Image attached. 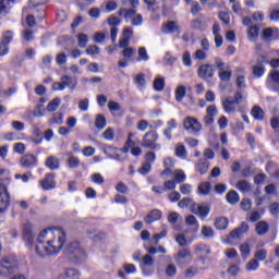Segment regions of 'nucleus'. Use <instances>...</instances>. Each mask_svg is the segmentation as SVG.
I'll use <instances>...</instances> for the list:
<instances>
[{
	"label": "nucleus",
	"instance_id": "obj_1",
	"mask_svg": "<svg viewBox=\"0 0 279 279\" xmlns=\"http://www.w3.org/2000/svg\"><path fill=\"white\" fill-rule=\"evenodd\" d=\"M66 243V232L62 229H44L36 239L35 252L40 258L58 256Z\"/></svg>",
	"mask_w": 279,
	"mask_h": 279
},
{
	"label": "nucleus",
	"instance_id": "obj_2",
	"mask_svg": "<svg viewBox=\"0 0 279 279\" xmlns=\"http://www.w3.org/2000/svg\"><path fill=\"white\" fill-rule=\"evenodd\" d=\"M19 269V259L14 255H5L0 259L1 278H10Z\"/></svg>",
	"mask_w": 279,
	"mask_h": 279
},
{
	"label": "nucleus",
	"instance_id": "obj_3",
	"mask_svg": "<svg viewBox=\"0 0 279 279\" xmlns=\"http://www.w3.org/2000/svg\"><path fill=\"white\" fill-rule=\"evenodd\" d=\"M65 254H68L74 263H84V260H86V251H84L80 242H71L65 248Z\"/></svg>",
	"mask_w": 279,
	"mask_h": 279
},
{
	"label": "nucleus",
	"instance_id": "obj_4",
	"mask_svg": "<svg viewBox=\"0 0 279 279\" xmlns=\"http://www.w3.org/2000/svg\"><path fill=\"white\" fill-rule=\"evenodd\" d=\"M9 185L10 179L0 180V213H5L10 206V192H8Z\"/></svg>",
	"mask_w": 279,
	"mask_h": 279
},
{
	"label": "nucleus",
	"instance_id": "obj_5",
	"mask_svg": "<svg viewBox=\"0 0 279 279\" xmlns=\"http://www.w3.org/2000/svg\"><path fill=\"white\" fill-rule=\"evenodd\" d=\"M242 102L243 94H241V92H238L234 96V99L227 97L225 100H222V109L227 114H234V112H236V106Z\"/></svg>",
	"mask_w": 279,
	"mask_h": 279
},
{
	"label": "nucleus",
	"instance_id": "obj_6",
	"mask_svg": "<svg viewBox=\"0 0 279 279\" xmlns=\"http://www.w3.org/2000/svg\"><path fill=\"white\" fill-rule=\"evenodd\" d=\"M23 241L29 250L34 247V241L36 239V232L34 231V225L29 221L24 223L22 229Z\"/></svg>",
	"mask_w": 279,
	"mask_h": 279
},
{
	"label": "nucleus",
	"instance_id": "obj_7",
	"mask_svg": "<svg viewBox=\"0 0 279 279\" xmlns=\"http://www.w3.org/2000/svg\"><path fill=\"white\" fill-rule=\"evenodd\" d=\"M215 65L218 69V77L221 82H230L232 80V69L230 65H226L219 58H216Z\"/></svg>",
	"mask_w": 279,
	"mask_h": 279
},
{
	"label": "nucleus",
	"instance_id": "obj_8",
	"mask_svg": "<svg viewBox=\"0 0 279 279\" xmlns=\"http://www.w3.org/2000/svg\"><path fill=\"white\" fill-rule=\"evenodd\" d=\"M77 86V81L73 80V77L69 75H64L61 77V82H54L52 84V90H64V88H69L70 90H75Z\"/></svg>",
	"mask_w": 279,
	"mask_h": 279
},
{
	"label": "nucleus",
	"instance_id": "obj_9",
	"mask_svg": "<svg viewBox=\"0 0 279 279\" xmlns=\"http://www.w3.org/2000/svg\"><path fill=\"white\" fill-rule=\"evenodd\" d=\"M158 142V133L156 131L147 132L142 142V147H148L149 149H160Z\"/></svg>",
	"mask_w": 279,
	"mask_h": 279
},
{
	"label": "nucleus",
	"instance_id": "obj_10",
	"mask_svg": "<svg viewBox=\"0 0 279 279\" xmlns=\"http://www.w3.org/2000/svg\"><path fill=\"white\" fill-rule=\"evenodd\" d=\"M183 128L187 132H192L193 134H196L197 132H202V123H199L198 119H195L193 117H186L183 121Z\"/></svg>",
	"mask_w": 279,
	"mask_h": 279
},
{
	"label": "nucleus",
	"instance_id": "obj_11",
	"mask_svg": "<svg viewBox=\"0 0 279 279\" xmlns=\"http://www.w3.org/2000/svg\"><path fill=\"white\" fill-rule=\"evenodd\" d=\"M151 267H154V258L151 255L146 254L142 257V262L140 264L143 276H151L154 274V269Z\"/></svg>",
	"mask_w": 279,
	"mask_h": 279
},
{
	"label": "nucleus",
	"instance_id": "obj_12",
	"mask_svg": "<svg viewBox=\"0 0 279 279\" xmlns=\"http://www.w3.org/2000/svg\"><path fill=\"white\" fill-rule=\"evenodd\" d=\"M266 85L268 88H271L274 93H277L279 95V71L272 70L269 72Z\"/></svg>",
	"mask_w": 279,
	"mask_h": 279
},
{
	"label": "nucleus",
	"instance_id": "obj_13",
	"mask_svg": "<svg viewBox=\"0 0 279 279\" xmlns=\"http://www.w3.org/2000/svg\"><path fill=\"white\" fill-rule=\"evenodd\" d=\"M174 260H175L177 265H189V263H191V260H193V254H191V250L182 248L174 256Z\"/></svg>",
	"mask_w": 279,
	"mask_h": 279
},
{
	"label": "nucleus",
	"instance_id": "obj_14",
	"mask_svg": "<svg viewBox=\"0 0 279 279\" xmlns=\"http://www.w3.org/2000/svg\"><path fill=\"white\" fill-rule=\"evenodd\" d=\"M14 35L12 32L8 31L3 34L2 40L0 43V56H8L10 53V44L12 43Z\"/></svg>",
	"mask_w": 279,
	"mask_h": 279
},
{
	"label": "nucleus",
	"instance_id": "obj_15",
	"mask_svg": "<svg viewBox=\"0 0 279 279\" xmlns=\"http://www.w3.org/2000/svg\"><path fill=\"white\" fill-rule=\"evenodd\" d=\"M198 77L202 80H209L210 77H215V68L213 64H202L198 68Z\"/></svg>",
	"mask_w": 279,
	"mask_h": 279
},
{
	"label": "nucleus",
	"instance_id": "obj_16",
	"mask_svg": "<svg viewBox=\"0 0 279 279\" xmlns=\"http://www.w3.org/2000/svg\"><path fill=\"white\" fill-rule=\"evenodd\" d=\"M262 38L266 40V43H271V40H278L279 38V31L278 28H265L262 33Z\"/></svg>",
	"mask_w": 279,
	"mask_h": 279
},
{
	"label": "nucleus",
	"instance_id": "obj_17",
	"mask_svg": "<svg viewBox=\"0 0 279 279\" xmlns=\"http://www.w3.org/2000/svg\"><path fill=\"white\" fill-rule=\"evenodd\" d=\"M41 189L44 191H51L56 189V174L49 173L45 177V179L40 182Z\"/></svg>",
	"mask_w": 279,
	"mask_h": 279
},
{
	"label": "nucleus",
	"instance_id": "obj_18",
	"mask_svg": "<svg viewBox=\"0 0 279 279\" xmlns=\"http://www.w3.org/2000/svg\"><path fill=\"white\" fill-rule=\"evenodd\" d=\"M20 163L22 167L29 169L31 167H36V165H38V158L32 154H27L21 158Z\"/></svg>",
	"mask_w": 279,
	"mask_h": 279
},
{
	"label": "nucleus",
	"instance_id": "obj_19",
	"mask_svg": "<svg viewBox=\"0 0 279 279\" xmlns=\"http://www.w3.org/2000/svg\"><path fill=\"white\" fill-rule=\"evenodd\" d=\"M163 34H180V25L175 21H168L162 25Z\"/></svg>",
	"mask_w": 279,
	"mask_h": 279
},
{
	"label": "nucleus",
	"instance_id": "obj_20",
	"mask_svg": "<svg viewBox=\"0 0 279 279\" xmlns=\"http://www.w3.org/2000/svg\"><path fill=\"white\" fill-rule=\"evenodd\" d=\"M160 219H162V211H160L159 209H153L145 218L144 221L145 223H147L148 226H151V223L156 222V221H160Z\"/></svg>",
	"mask_w": 279,
	"mask_h": 279
},
{
	"label": "nucleus",
	"instance_id": "obj_21",
	"mask_svg": "<svg viewBox=\"0 0 279 279\" xmlns=\"http://www.w3.org/2000/svg\"><path fill=\"white\" fill-rule=\"evenodd\" d=\"M255 232L258 236H265L269 232V223L265 220H260L255 226Z\"/></svg>",
	"mask_w": 279,
	"mask_h": 279
},
{
	"label": "nucleus",
	"instance_id": "obj_22",
	"mask_svg": "<svg viewBox=\"0 0 279 279\" xmlns=\"http://www.w3.org/2000/svg\"><path fill=\"white\" fill-rule=\"evenodd\" d=\"M191 211L194 215H199V217H206L209 213L210 209L208 208V206H202V205H197V204H193Z\"/></svg>",
	"mask_w": 279,
	"mask_h": 279
},
{
	"label": "nucleus",
	"instance_id": "obj_23",
	"mask_svg": "<svg viewBox=\"0 0 279 279\" xmlns=\"http://www.w3.org/2000/svg\"><path fill=\"white\" fill-rule=\"evenodd\" d=\"M137 13L136 9H128V8H121L118 11V16H123L125 21H130V19H134L135 14Z\"/></svg>",
	"mask_w": 279,
	"mask_h": 279
},
{
	"label": "nucleus",
	"instance_id": "obj_24",
	"mask_svg": "<svg viewBox=\"0 0 279 279\" xmlns=\"http://www.w3.org/2000/svg\"><path fill=\"white\" fill-rule=\"evenodd\" d=\"M57 279H80V272L75 269H68L59 274Z\"/></svg>",
	"mask_w": 279,
	"mask_h": 279
},
{
	"label": "nucleus",
	"instance_id": "obj_25",
	"mask_svg": "<svg viewBox=\"0 0 279 279\" xmlns=\"http://www.w3.org/2000/svg\"><path fill=\"white\" fill-rule=\"evenodd\" d=\"M46 167H48V169L51 171L60 169V159L56 156H49L46 160Z\"/></svg>",
	"mask_w": 279,
	"mask_h": 279
},
{
	"label": "nucleus",
	"instance_id": "obj_26",
	"mask_svg": "<svg viewBox=\"0 0 279 279\" xmlns=\"http://www.w3.org/2000/svg\"><path fill=\"white\" fill-rule=\"evenodd\" d=\"M65 156L68 157L70 169H77V167H80V158L74 156L72 151H68Z\"/></svg>",
	"mask_w": 279,
	"mask_h": 279
},
{
	"label": "nucleus",
	"instance_id": "obj_27",
	"mask_svg": "<svg viewBox=\"0 0 279 279\" xmlns=\"http://www.w3.org/2000/svg\"><path fill=\"white\" fill-rule=\"evenodd\" d=\"M235 189H238L240 193H250V191H252V184L245 180H240L235 184Z\"/></svg>",
	"mask_w": 279,
	"mask_h": 279
},
{
	"label": "nucleus",
	"instance_id": "obj_28",
	"mask_svg": "<svg viewBox=\"0 0 279 279\" xmlns=\"http://www.w3.org/2000/svg\"><path fill=\"white\" fill-rule=\"evenodd\" d=\"M251 113L255 121H263L265 119V111L259 106L253 107Z\"/></svg>",
	"mask_w": 279,
	"mask_h": 279
},
{
	"label": "nucleus",
	"instance_id": "obj_29",
	"mask_svg": "<svg viewBox=\"0 0 279 279\" xmlns=\"http://www.w3.org/2000/svg\"><path fill=\"white\" fill-rule=\"evenodd\" d=\"M211 190H213V185H210V182H208V181L202 182L198 185V194L199 195H208Z\"/></svg>",
	"mask_w": 279,
	"mask_h": 279
},
{
	"label": "nucleus",
	"instance_id": "obj_30",
	"mask_svg": "<svg viewBox=\"0 0 279 279\" xmlns=\"http://www.w3.org/2000/svg\"><path fill=\"white\" fill-rule=\"evenodd\" d=\"M175 101L180 104L184 97H186V87L184 85H179L174 92Z\"/></svg>",
	"mask_w": 279,
	"mask_h": 279
},
{
	"label": "nucleus",
	"instance_id": "obj_31",
	"mask_svg": "<svg viewBox=\"0 0 279 279\" xmlns=\"http://www.w3.org/2000/svg\"><path fill=\"white\" fill-rule=\"evenodd\" d=\"M239 199H240V196H239V193H236V191L231 190L228 192L227 194L228 204H231L232 206H234V204H239Z\"/></svg>",
	"mask_w": 279,
	"mask_h": 279
},
{
	"label": "nucleus",
	"instance_id": "obj_32",
	"mask_svg": "<svg viewBox=\"0 0 279 279\" xmlns=\"http://www.w3.org/2000/svg\"><path fill=\"white\" fill-rule=\"evenodd\" d=\"M260 32V27L259 26H250L248 31H247V36H248V40L254 41L258 38V34Z\"/></svg>",
	"mask_w": 279,
	"mask_h": 279
},
{
	"label": "nucleus",
	"instance_id": "obj_33",
	"mask_svg": "<svg viewBox=\"0 0 279 279\" xmlns=\"http://www.w3.org/2000/svg\"><path fill=\"white\" fill-rule=\"evenodd\" d=\"M229 220L227 217H219L215 221V228L217 230H226L228 228Z\"/></svg>",
	"mask_w": 279,
	"mask_h": 279
},
{
	"label": "nucleus",
	"instance_id": "obj_34",
	"mask_svg": "<svg viewBox=\"0 0 279 279\" xmlns=\"http://www.w3.org/2000/svg\"><path fill=\"white\" fill-rule=\"evenodd\" d=\"M254 259L257 260V263H263V260H267V250L258 248L257 251H255Z\"/></svg>",
	"mask_w": 279,
	"mask_h": 279
},
{
	"label": "nucleus",
	"instance_id": "obj_35",
	"mask_svg": "<svg viewBox=\"0 0 279 279\" xmlns=\"http://www.w3.org/2000/svg\"><path fill=\"white\" fill-rule=\"evenodd\" d=\"M137 62H147L149 60V54L147 53V48L146 47H141L137 50Z\"/></svg>",
	"mask_w": 279,
	"mask_h": 279
},
{
	"label": "nucleus",
	"instance_id": "obj_36",
	"mask_svg": "<svg viewBox=\"0 0 279 279\" xmlns=\"http://www.w3.org/2000/svg\"><path fill=\"white\" fill-rule=\"evenodd\" d=\"M50 125H62L64 123V116L62 113H54L52 118L49 119Z\"/></svg>",
	"mask_w": 279,
	"mask_h": 279
},
{
	"label": "nucleus",
	"instance_id": "obj_37",
	"mask_svg": "<svg viewBox=\"0 0 279 279\" xmlns=\"http://www.w3.org/2000/svg\"><path fill=\"white\" fill-rule=\"evenodd\" d=\"M60 104H62L60 98L52 99L47 106L48 112H56L57 109L60 108Z\"/></svg>",
	"mask_w": 279,
	"mask_h": 279
},
{
	"label": "nucleus",
	"instance_id": "obj_38",
	"mask_svg": "<svg viewBox=\"0 0 279 279\" xmlns=\"http://www.w3.org/2000/svg\"><path fill=\"white\" fill-rule=\"evenodd\" d=\"M265 75V66L263 63H258L255 66H253V76L254 77H263Z\"/></svg>",
	"mask_w": 279,
	"mask_h": 279
},
{
	"label": "nucleus",
	"instance_id": "obj_39",
	"mask_svg": "<svg viewBox=\"0 0 279 279\" xmlns=\"http://www.w3.org/2000/svg\"><path fill=\"white\" fill-rule=\"evenodd\" d=\"M10 3H14V0H0V14L10 12Z\"/></svg>",
	"mask_w": 279,
	"mask_h": 279
},
{
	"label": "nucleus",
	"instance_id": "obj_40",
	"mask_svg": "<svg viewBox=\"0 0 279 279\" xmlns=\"http://www.w3.org/2000/svg\"><path fill=\"white\" fill-rule=\"evenodd\" d=\"M135 53H136V50L132 47L124 48L123 51H122L123 58L129 60L130 62H132V60H134V54Z\"/></svg>",
	"mask_w": 279,
	"mask_h": 279
},
{
	"label": "nucleus",
	"instance_id": "obj_41",
	"mask_svg": "<svg viewBox=\"0 0 279 279\" xmlns=\"http://www.w3.org/2000/svg\"><path fill=\"white\" fill-rule=\"evenodd\" d=\"M208 162L207 161H199L196 163L195 169L201 173V175H204L205 173H208Z\"/></svg>",
	"mask_w": 279,
	"mask_h": 279
},
{
	"label": "nucleus",
	"instance_id": "obj_42",
	"mask_svg": "<svg viewBox=\"0 0 279 279\" xmlns=\"http://www.w3.org/2000/svg\"><path fill=\"white\" fill-rule=\"evenodd\" d=\"M185 223L187 226H194V231L197 232L199 230V222H197V218L195 216L190 215L185 218Z\"/></svg>",
	"mask_w": 279,
	"mask_h": 279
},
{
	"label": "nucleus",
	"instance_id": "obj_43",
	"mask_svg": "<svg viewBox=\"0 0 279 279\" xmlns=\"http://www.w3.org/2000/svg\"><path fill=\"white\" fill-rule=\"evenodd\" d=\"M175 241L178 243V245H180L181 247H185V245H191V243H193L192 240H186V236H184V233H180L177 235Z\"/></svg>",
	"mask_w": 279,
	"mask_h": 279
},
{
	"label": "nucleus",
	"instance_id": "obj_44",
	"mask_svg": "<svg viewBox=\"0 0 279 279\" xmlns=\"http://www.w3.org/2000/svg\"><path fill=\"white\" fill-rule=\"evenodd\" d=\"M108 125V122L106 121V117L99 114L96 117L95 126L97 130H104Z\"/></svg>",
	"mask_w": 279,
	"mask_h": 279
},
{
	"label": "nucleus",
	"instance_id": "obj_45",
	"mask_svg": "<svg viewBox=\"0 0 279 279\" xmlns=\"http://www.w3.org/2000/svg\"><path fill=\"white\" fill-rule=\"evenodd\" d=\"M173 175H174V181H177L179 184H181V182L186 181V174L184 173L183 170H174Z\"/></svg>",
	"mask_w": 279,
	"mask_h": 279
},
{
	"label": "nucleus",
	"instance_id": "obj_46",
	"mask_svg": "<svg viewBox=\"0 0 279 279\" xmlns=\"http://www.w3.org/2000/svg\"><path fill=\"white\" fill-rule=\"evenodd\" d=\"M258 267H260V263H258V260L256 259H251L246 265H245V269L246 271H256L258 269Z\"/></svg>",
	"mask_w": 279,
	"mask_h": 279
},
{
	"label": "nucleus",
	"instance_id": "obj_47",
	"mask_svg": "<svg viewBox=\"0 0 279 279\" xmlns=\"http://www.w3.org/2000/svg\"><path fill=\"white\" fill-rule=\"evenodd\" d=\"M175 156H178V158H186V147L184 144H177Z\"/></svg>",
	"mask_w": 279,
	"mask_h": 279
},
{
	"label": "nucleus",
	"instance_id": "obj_48",
	"mask_svg": "<svg viewBox=\"0 0 279 279\" xmlns=\"http://www.w3.org/2000/svg\"><path fill=\"white\" fill-rule=\"evenodd\" d=\"M77 40H78V47L81 49H85V47L88 45V35L78 34L77 35Z\"/></svg>",
	"mask_w": 279,
	"mask_h": 279
},
{
	"label": "nucleus",
	"instance_id": "obj_49",
	"mask_svg": "<svg viewBox=\"0 0 279 279\" xmlns=\"http://www.w3.org/2000/svg\"><path fill=\"white\" fill-rule=\"evenodd\" d=\"M178 61V58L173 57L171 53L166 52L163 57V62L167 64V66H173L175 62Z\"/></svg>",
	"mask_w": 279,
	"mask_h": 279
},
{
	"label": "nucleus",
	"instance_id": "obj_50",
	"mask_svg": "<svg viewBox=\"0 0 279 279\" xmlns=\"http://www.w3.org/2000/svg\"><path fill=\"white\" fill-rule=\"evenodd\" d=\"M202 234L205 239H213V236H215V231L208 226H203Z\"/></svg>",
	"mask_w": 279,
	"mask_h": 279
},
{
	"label": "nucleus",
	"instance_id": "obj_51",
	"mask_svg": "<svg viewBox=\"0 0 279 279\" xmlns=\"http://www.w3.org/2000/svg\"><path fill=\"white\" fill-rule=\"evenodd\" d=\"M102 138H105V141H114V129L108 128V129L102 133Z\"/></svg>",
	"mask_w": 279,
	"mask_h": 279
},
{
	"label": "nucleus",
	"instance_id": "obj_52",
	"mask_svg": "<svg viewBox=\"0 0 279 279\" xmlns=\"http://www.w3.org/2000/svg\"><path fill=\"white\" fill-rule=\"evenodd\" d=\"M135 84H136L137 88H143L146 84L145 74H143V73L137 74L135 76Z\"/></svg>",
	"mask_w": 279,
	"mask_h": 279
},
{
	"label": "nucleus",
	"instance_id": "obj_53",
	"mask_svg": "<svg viewBox=\"0 0 279 279\" xmlns=\"http://www.w3.org/2000/svg\"><path fill=\"white\" fill-rule=\"evenodd\" d=\"M154 88L155 90H158L159 93L165 90V78H156L154 82Z\"/></svg>",
	"mask_w": 279,
	"mask_h": 279
},
{
	"label": "nucleus",
	"instance_id": "obj_54",
	"mask_svg": "<svg viewBox=\"0 0 279 279\" xmlns=\"http://www.w3.org/2000/svg\"><path fill=\"white\" fill-rule=\"evenodd\" d=\"M131 25L134 27H141V25H143V15L136 13L131 21Z\"/></svg>",
	"mask_w": 279,
	"mask_h": 279
},
{
	"label": "nucleus",
	"instance_id": "obj_55",
	"mask_svg": "<svg viewBox=\"0 0 279 279\" xmlns=\"http://www.w3.org/2000/svg\"><path fill=\"white\" fill-rule=\"evenodd\" d=\"M206 114H207L208 117H213V118L215 119V117H216L217 114H219V110L217 109V106H215V105H209V106L207 107V109H206Z\"/></svg>",
	"mask_w": 279,
	"mask_h": 279
},
{
	"label": "nucleus",
	"instance_id": "obj_56",
	"mask_svg": "<svg viewBox=\"0 0 279 279\" xmlns=\"http://www.w3.org/2000/svg\"><path fill=\"white\" fill-rule=\"evenodd\" d=\"M119 151V148L114 146H107L104 148V153L109 156V158H114V155Z\"/></svg>",
	"mask_w": 279,
	"mask_h": 279
},
{
	"label": "nucleus",
	"instance_id": "obj_57",
	"mask_svg": "<svg viewBox=\"0 0 279 279\" xmlns=\"http://www.w3.org/2000/svg\"><path fill=\"white\" fill-rule=\"evenodd\" d=\"M167 236V229H163L160 233H156L153 235L154 245H158L160 243V239H165Z\"/></svg>",
	"mask_w": 279,
	"mask_h": 279
},
{
	"label": "nucleus",
	"instance_id": "obj_58",
	"mask_svg": "<svg viewBox=\"0 0 279 279\" xmlns=\"http://www.w3.org/2000/svg\"><path fill=\"white\" fill-rule=\"evenodd\" d=\"M175 274H178V268L175 267V265L170 264L166 267V275L169 278H173V276H175Z\"/></svg>",
	"mask_w": 279,
	"mask_h": 279
},
{
	"label": "nucleus",
	"instance_id": "obj_59",
	"mask_svg": "<svg viewBox=\"0 0 279 279\" xmlns=\"http://www.w3.org/2000/svg\"><path fill=\"white\" fill-rule=\"evenodd\" d=\"M149 171H151V163L149 162H144L142 167L138 169V173H141V175H147Z\"/></svg>",
	"mask_w": 279,
	"mask_h": 279
},
{
	"label": "nucleus",
	"instance_id": "obj_60",
	"mask_svg": "<svg viewBox=\"0 0 279 279\" xmlns=\"http://www.w3.org/2000/svg\"><path fill=\"white\" fill-rule=\"evenodd\" d=\"M182 62L184 66H193V61L191 60V52L186 51L183 53Z\"/></svg>",
	"mask_w": 279,
	"mask_h": 279
},
{
	"label": "nucleus",
	"instance_id": "obj_61",
	"mask_svg": "<svg viewBox=\"0 0 279 279\" xmlns=\"http://www.w3.org/2000/svg\"><path fill=\"white\" fill-rule=\"evenodd\" d=\"M33 116L36 118L45 117V107L43 105H37L35 110L33 111Z\"/></svg>",
	"mask_w": 279,
	"mask_h": 279
},
{
	"label": "nucleus",
	"instance_id": "obj_62",
	"mask_svg": "<svg viewBox=\"0 0 279 279\" xmlns=\"http://www.w3.org/2000/svg\"><path fill=\"white\" fill-rule=\"evenodd\" d=\"M269 211H270V215H272V217H278V215H279V203L275 202V203L270 204Z\"/></svg>",
	"mask_w": 279,
	"mask_h": 279
},
{
	"label": "nucleus",
	"instance_id": "obj_63",
	"mask_svg": "<svg viewBox=\"0 0 279 279\" xmlns=\"http://www.w3.org/2000/svg\"><path fill=\"white\" fill-rule=\"evenodd\" d=\"M88 106H89L88 98H85L78 102V109L81 110V112H87Z\"/></svg>",
	"mask_w": 279,
	"mask_h": 279
},
{
	"label": "nucleus",
	"instance_id": "obj_64",
	"mask_svg": "<svg viewBox=\"0 0 279 279\" xmlns=\"http://www.w3.org/2000/svg\"><path fill=\"white\" fill-rule=\"evenodd\" d=\"M270 125L275 132H279V116L274 117L270 121Z\"/></svg>",
	"mask_w": 279,
	"mask_h": 279
}]
</instances>
